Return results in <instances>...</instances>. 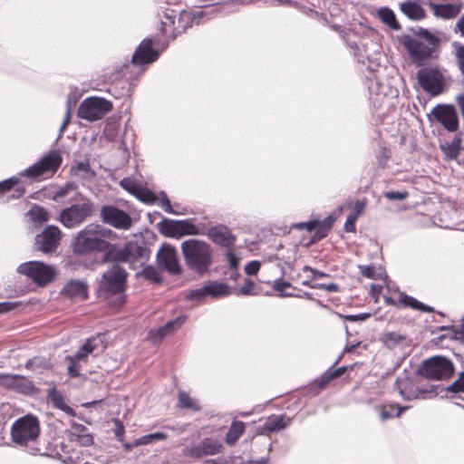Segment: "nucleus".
Returning a JSON list of instances; mask_svg holds the SVG:
<instances>
[{
	"mask_svg": "<svg viewBox=\"0 0 464 464\" xmlns=\"http://www.w3.org/2000/svg\"><path fill=\"white\" fill-rule=\"evenodd\" d=\"M120 185L124 190L128 191L132 196H135L136 191L141 186L140 184L137 183L136 180L130 178L122 179L120 182Z\"/></svg>",
	"mask_w": 464,
	"mask_h": 464,
	"instance_id": "13d9d810",
	"label": "nucleus"
},
{
	"mask_svg": "<svg viewBox=\"0 0 464 464\" xmlns=\"http://www.w3.org/2000/svg\"><path fill=\"white\" fill-rule=\"evenodd\" d=\"M207 294L211 298H221L231 294L230 286L217 280L208 281L206 285Z\"/></svg>",
	"mask_w": 464,
	"mask_h": 464,
	"instance_id": "c756f323",
	"label": "nucleus"
},
{
	"mask_svg": "<svg viewBox=\"0 0 464 464\" xmlns=\"http://www.w3.org/2000/svg\"><path fill=\"white\" fill-rule=\"evenodd\" d=\"M39 434V420L31 414L17 419L11 427L12 441L24 448L31 455L40 453L41 449L38 446Z\"/></svg>",
	"mask_w": 464,
	"mask_h": 464,
	"instance_id": "39448f33",
	"label": "nucleus"
},
{
	"mask_svg": "<svg viewBox=\"0 0 464 464\" xmlns=\"http://www.w3.org/2000/svg\"><path fill=\"white\" fill-rule=\"evenodd\" d=\"M259 291L256 288L255 283L249 279L246 278L244 285L237 290V295H257Z\"/></svg>",
	"mask_w": 464,
	"mask_h": 464,
	"instance_id": "5fc2aeb1",
	"label": "nucleus"
},
{
	"mask_svg": "<svg viewBox=\"0 0 464 464\" xmlns=\"http://www.w3.org/2000/svg\"><path fill=\"white\" fill-rule=\"evenodd\" d=\"M124 247L125 263L129 264L130 268L135 269L137 264L143 266L150 258V251L142 242L128 241Z\"/></svg>",
	"mask_w": 464,
	"mask_h": 464,
	"instance_id": "dca6fc26",
	"label": "nucleus"
},
{
	"mask_svg": "<svg viewBox=\"0 0 464 464\" xmlns=\"http://www.w3.org/2000/svg\"><path fill=\"white\" fill-rule=\"evenodd\" d=\"M453 31L464 38V14L458 19Z\"/></svg>",
	"mask_w": 464,
	"mask_h": 464,
	"instance_id": "774afa93",
	"label": "nucleus"
},
{
	"mask_svg": "<svg viewBox=\"0 0 464 464\" xmlns=\"http://www.w3.org/2000/svg\"><path fill=\"white\" fill-rule=\"evenodd\" d=\"M205 235V227L195 225L192 219L179 220V237L182 236Z\"/></svg>",
	"mask_w": 464,
	"mask_h": 464,
	"instance_id": "2f4dec72",
	"label": "nucleus"
},
{
	"mask_svg": "<svg viewBox=\"0 0 464 464\" xmlns=\"http://www.w3.org/2000/svg\"><path fill=\"white\" fill-rule=\"evenodd\" d=\"M409 407H399L397 404L383 405L380 411V419L384 421L394 417H399Z\"/></svg>",
	"mask_w": 464,
	"mask_h": 464,
	"instance_id": "ea45409f",
	"label": "nucleus"
},
{
	"mask_svg": "<svg viewBox=\"0 0 464 464\" xmlns=\"http://www.w3.org/2000/svg\"><path fill=\"white\" fill-rule=\"evenodd\" d=\"M380 20L387 24L392 30H400L401 25L398 23L394 12L389 7H381L378 11Z\"/></svg>",
	"mask_w": 464,
	"mask_h": 464,
	"instance_id": "4c0bfd02",
	"label": "nucleus"
},
{
	"mask_svg": "<svg viewBox=\"0 0 464 464\" xmlns=\"http://www.w3.org/2000/svg\"><path fill=\"white\" fill-rule=\"evenodd\" d=\"M222 450V444L212 438H205L198 444L186 447L183 454L186 457L200 459L205 456H213L218 454Z\"/></svg>",
	"mask_w": 464,
	"mask_h": 464,
	"instance_id": "2eb2a0df",
	"label": "nucleus"
},
{
	"mask_svg": "<svg viewBox=\"0 0 464 464\" xmlns=\"http://www.w3.org/2000/svg\"><path fill=\"white\" fill-rule=\"evenodd\" d=\"M71 440L78 442L81 446L87 447L93 443L92 436L88 432V429L80 423H73L72 425V431L70 432Z\"/></svg>",
	"mask_w": 464,
	"mask_h": 464,
	"instance_id": "c85d7f7f",
	"label": "nucleus"
},
{
	"mask_svg": "<svg viewBox=\"0 0 464 464\" xmlns=\"http://www.w3.org/2000/svg\"><path fill=\"white\" fill-rule=\"evenodd\" d=\"M181 253L186 266L198 276H204L210 270L213 265V249L204 241L190 238L180 245Z\"/></svg>",
	"mask_w": 464,
	"mask_h": 464,
	"instance_id": "20e7f679",
	"label": "nucleus"
},
{
	"mask_svg": "<svg viewBox=\"0 0 464 464\" xmlns=\"http://www.w3.org/2000/svg\"><path fill=\"white\" fill-rule=\"evenodd\" d=\"M431 115L448 131L453 132L458 130L459 120H458L457 111L453 105L438 104L432 109Z\"/></svg>",
	"mask_w": 464,
	"mask_h": 464,
	"instance_id": "f3484780",
	"label": "nucleus"
},
{
	"mask_svg": "<svg viewBox=\"0 0 464 464\" xmlns=\"http://www.w3.org/2000/svg\"><path fill=\"white\" fill-rule=\"evenodd\" d=\"M394 386L400 395L406 401H411L414 399H426L428 397L425 394L429 393H434L435 395L437 394L433 385H431L430 389H423L420 387L414 389L412 382L407 378H397Z\"/></svg>",
	"mask_w": 464,
	"mask_h": 464,
	"instance_id": "6ab92c4d",
	"label": "nucleus"
},
{
	"mask_svg": "<svg viewBox=\"0 0 464 464\" xmlns=\"http://www.w3.org/2000/svg\"><path fill=\"white\" fill-rule=\"evenodd\" d=\"M16 272L25 276L38 286H45L55 277V269L42 261H27L20 264Z\"/></svg>",
	"mask_w": 464,
	"mask_h": 464,
	"instance_id": "0eeeda50",
	"label": "nucleus"
},
{
	"mask_svg": "<svg viewBox=\"0 0 464 464\" xmlns=\"http://www.w3.org/2000/svg\"><path fill=\"white\" fill-rule=\"evenodd\" d=\"M206 297H208V295L205 285L199 288L190 290L187 295V299L190 301H201Z\"/></svg>",
	"mask_w": 464,
	"mask_h": 464,
	"instance_id": "052dcab7",
	"label": "nucleus"
},
{
	"mask_svg": "<svg viewBox=\"0 0 464 464\" xmlns=\"http://www.w3.org/2000/svg\"><path fill=\"white\" fill-rule=\"evenodd\" d=\"M61 240V230L58 227L47 226L42 233L35 237V247L43 253H52L56 250Z\"/></svg>",
	"mask_w": 464,
	"mask_h": 464,
	"instance_id": "4468645a",
	"label": "nucleus"
},
{
	"mask_svg": "<svg viewBox=\"0 0 464 464\" xmlns=\"http://www.w3.org/2000/svg\"><path fill=\"white\" fill-rule=\"evenodd\" d=\"M24 367L30 371H35L38 369H49L51 367V363L49 360L45 359L44 357L35 356L27 360Z\"/></svg>",
	"mask_w": 464,
	"mask_h": 464,
	"instance_id": "8fccbe9b",
	"label": "nucleus"
},
{
	"mask_svg": "<svg viewBox=\"0 0 464 464\" xmlns=\"http://www.w3.org/2000/svg\"><path fill=\"white\" fill-rule=\"evenodd\" d=\"M365 208L364 202L361 200H356L353 206V210L347 217V219L344 224V229L346 232H353L355 230V222Z\"/></svg>",
	"mask_w": 464,
	"mask_h": 464,
	"instance_id": "e433bc0d",
	"label": "nucleus"
},
{
	"mask_svg": "<svg viewBox=\"0 0 464 464\" xmlns=\"http://www.w3.org/2000/svg\"><path fill=\"white\" fill-rule=\"evenodd\" d=\"M261 264L257 260L250 261L246 266H245V272L248 276H255L260 269Z\"/></svg>",
	"mask_w": 464,
	"mask_h": 464,
	"instance_id": "69168bd1",
	"label": "nucleus"
},
{
	"mask_svg": "<svg viewBox=\"0 0 464 464\" xmlns=\"http://www.w3.org/2000/svg\"><path fill=\"white\" fill-rule=\"evenodd\" d=\"M140 275L151 283L160 284L162 281L159 269L151 265L144 266Z\"/></svg>",
	"mask_w": 464,
	"mask_h": 464,
	"instance_id": "3c124183",
	"label": "nucleus"
},
{
	"mask_svg": "<svg viewBox=\"0 0 464 464\" xmlns=\"http://www.w3.org/2000/svg\"><path fill=\"white\" fill-rule=\"evenodd\" d=\"M291 419L285 420L284 415H270L264 423L263 429L268 432L278 431L287 427Z\"/></svg>",
	"mask_w": 464,
	"mask_h": 464,
	"instance_id": "7c9ffc66",
	"label": "nucleus"
},
{
	"mask_svg": "<svg viewBox=\"0 0 464 464\" xmlns=\"http://www.w3.org/2000/svg\"><path fill=\"white\" fill-rule=\"evenodd\" d=\"M103 254V263H112L113 265L125 263L126 256L124 245L111 244L109 241V246L104 250Z\"/></svg>",
	"mask_w": 464,
	"mask_h": 464,
	"instance_id": "a878e982",
	"label": "nucleus"
},
{
	"mask_svg": "<svg viewBox=\"0 0 464 464\" xmlns=\"http://www.w3.org/2000/svg\"><path fill=\"white\" fill-rule=\"evenodd\" d=\"M452 47L454 49V56L456 64L461 73L464 76V44L459 42H453Z\"/></svg>",
	"mask_w": 464,
	"mask_h": 464,
	"instance_id": "864d4df0",
	"label": "nucleus"
},
{
	"mask_svg": "<svg viewBox=\"0 0 464 464\" xmlns=\"http://www.w3.org/2000/svg\"><path fill=\"white\" fill-rule=\"evenodd\" d=\"M400 304L405 307H411L414 310H419L421 312H427L431 313L434 311L433 307L429 306L420 301H418L416 298L408 295L404 293L400 294Z\"/></svg>",
	"mask_w": 464,
	"mask_h": 464,
	"instance_id": "f704fd0d",
	"label": "nucleus"
},
{
	"mask_svg": "<svg viewBox=\"0 0 464 464\" xmlns=\"http://www.w3.org/2000/svg\"><path fill=\"white\" fill-rule=\"evenodd\" d=\"M94 211V204L85 199L79 204H73L60 212L59 220L66 228H74L91 218Z\"/></svg>",
	"mask_w": 464,
	"mask_h": 464,
	"instance_id": "6e6552de",
	"label": "nucleus"
},
{
	"mask_svg": "<svg viewBox=\"0 0 464 464\" xmlns=\"http://www.w3.org/2000/svg\"><path fill=\"white\" fill-rule=\"evenodd\" d=\"M400 10L410 20L420 21L426 17L424 8L417 2L406 0L400 4Z\"/></svg>",
	"mask_w": 464,
	"mask_h": 464,
	"instance_id": "393cba45",
	"label": "nucleus"
},
{
	"mask_svg": "<svg viewBox=\"0 0 464 464\" xmlns=\"http://www.w3.org/2000/svg\"><path fill=\"white\" fill-rule=\"evenodd\" d=\"M208 19V12L205 10H196L193 12H182L180 14V18L182 21H186L187 24H189V26H192L194 24H198L201 20L204 18Z\"/></svg>",
	"mask_w": 464,
	"mask_h": 464,
	"instance_id": "a19ab883",
	"label": "nucleus"
},
{
	"mask_svg": "<svg viewBox=\"0 0 464 464\" xmlns=\"http://www.w3.org/2000/svg\"><path fill=\"white\" fill-rule=\"evenodd\" d=\"M445 391L452 393H464V371L461 372L458 377V379L445 388Z\"/></svg>",
	"mask_w": 464,
	"mask_h": 464,
	"instance_id": "bf43d9fd",
	"label": "nucleus"
},
{
	"mask_svg": "<svg viewBox=\"0 0 464 464\" xmlns=\"http://www.w3.org/2000/svg\"><path fill=\"white\" fill-rule=\"evenodd\" d=\"M205 235L214 244L222 247L231 248L236 243V236L224 225H217L205 230Z\"/></svg>",
	"mask_w": 464,
	"mask_h": 464,
	"instance_id": "4be33fe9",
	"label": "nucleus"
},
{
	"mask_svg": "<svg viewBox=\"0 0 464 464\" xmlns=\"http://www.w3.org/2000/svg\"><path fill=\"white\" fill-rule=\"evenodd\" d=\"M95 341H96L95 338H88V339H86L84 343L73 354L75 356V358L82 361L84 358H86L90 353H92L95 350V348L97 346L94 343Z\"/></svg>",
	"mask_w": 464,
	"mask_h": 464,
	"instance_id": "09e8293b",
	"label": "nucleus"
},
{
	"mask_svg": "<svg viewBox=\"0 0 464 464\" xmlns=\"http://www.w3.org/2000/svg\"><path fill=\"white\" fill-rule=\"evenodd\" d=\"M127 271L120 265H112L106 270L98 282L96 288L99 298L110 306L121 308L126 303Z\"/></svg>",
	"mask_w": 464,
	"mask_h": 464,
	"instance_id": "f257e3e1",
	"label": "nucleus"
},
{
	"mask_svg": "<svg viewBox=\"0 0 464 464\" xmlns=\"http://www.w3.org/2000/svg\"><path fill=\"white\" fill-rule=\"evenodd\" d=\"M158 50L152 47V40L150 38L143 39L135 49L131 63L133 65H145L155 62L159 58Z\"/></svg>",
	"mask_w": 464,
	"mask_h": 464,
	"instance_id": "aec40b11",
	"label": "nucleus"
},
{
	"mask_svg": "<svg viewBox=\"0 0 464 464\" xmlns=\"http://www.w3.org/2000/svg\"><path fill=\"white\" fill-rule=\"evenodd\" d=\"M29 214L34 221L40 223L46 222L49 218L47 211L44 208L38 206L32 208L29 211Z\"/></svg>",
	"mask_w": 464,
	"mask_h": 464,
	"instance_id": "4d7b16f0",
	"label": "nucleus"
},
{
	"mask_svg": "<svg viewBox=\"0 0 464 464\" xmlns=\"http://www.w3.org/2000/svg\"><path fill=\"white\" fill-rule=\"evenodd\" d=\"M19 182L20 179L15 176L0 181V195H4L14 188V192L8 197V199H17L22 198L25 194V188L23 186H17Z\"/></svg>",
	"mask_w": 464,
	"mask_h": 464,
	"instance_id": "cd10ccee",
	"label": "nucleus"
},
{
	"mask_svg": "<svg viewBox=\"0 0 464 464\" xmlns=\"http://www.w3.org/2000/svg\"><path fill=\"white\" fill-rule=\"evenodd\" d=\"M158 265L169 275L176 276L182 273L176 249L171 246L161 247L157 254Z\"/></svg>",
	"mask_w": 464,
	"mask_h": 464,
	"instance_id": "a211bd4d",
	"label": "nucleus"
},
{
	"mask_svg": "<svg viewBox=\"0 0 464 464\" xmlns=\"http://www.w3.org/2000/svg\"><path fill=\"white\" fill-rule=\"evenodd\" d=\"M313 289H321L333 293L338 292L340 287L335 283H316L314 285H313Z\"/></svg>",
	"mask_w": 464,
	"mask_h": 464,
	"instance_id": "e2e57ef3",
	"label": "nucleus"
},
{
	"mask_svg": "<svg viewBox=\"0 0 464 464\" xmlns=\"http://www.w3.org/2000/svg\"><path fill=\"white\" fill-rule=\"evenodd\" d=\"M91 172V166L89 160L85 161H77L74 165L71 167L70 173L73 177L79 178H86L87 175Z\"/></svg>",
	"mask_w": 464,
	"mask_h": 464,
	"instance_id": "49530a36",
	"label": "nucleus"
},
{
	"mask_svg": "<svg viewBox=\"0 0 464 464\" xmlns=\"http://www.w3.org/2000/svg\"><path fill=\"white\" fill-rule=\"evenodd\" d=\"M226 260L230 267L231 270H233V274L237 275V269L238 266V259L236 256V255L233 253L232 250H228L226 255Z\"/></svg>",
	"mask_w": 464,
	"mask_h": 464,
	"instance_id": "680f3d73",
	"label": "nucleus"
},
{
	"mask_svg": "<svg viewBox=\"0 0 464 464\" xmlns=\"http://www.w3.org/2000/svg\"><path fill=\"white\" fill-rule=\"evenodd\" d=\"M347 44L353 51V54L357 59L358 63H365V59L369 56L365 44L349 39L347 40Z\"/></svg>",
	"mask_w": 464,
	"mask_h": 464,
	"instance_id": "37998d69",
	"label": "nucleus"
},
{
	"mask_svg": "<svg viewBox=\"0 0 464 464\" xmlns=\"http://www.w3.org/2000/svg\"><path fill=\"white\" fill-rule=\"evenodd\" d=\"M66 360L69 362V365L67 367V373L71 378H77L80 376V365L79 362L81 360L76 359L74 355L67 356Z\"/></svg>",
	"mask_w": 464,
	"mask_h": 464,
	"instance_id": "6e6d98bb",
	"label": "nucleus"
},
{
	"mask_svg": "<svg viewBox=\"0 0 464 464\" xmlns=\"http://www.w3.org/2000/svg\"><path fill=\"white\" fill-rule=\"evenodd\" d=\"M100 217L104 224L117 229L127 230L131 227V218L125 212L112 205H104L101 208Z\"/></svg>",
	"mask_w": 464,
	"mask_h": 464,
	"instance_id": "ddd939ff",
	"label": "nucleus"
},
{
	"mask_svg": "<svg viewBox=\"0 0 464 464\" xmlns=\"http://www.w3.org/2000/svg\"><path fill=\"white\" fill-rule=\"evenodd\" d=\"M140 201L151 205L158 200L157 196L148 188L140 186L134 196Z\"/></svg>",
	"mask_w": 464,
	"mask_h": 464,
	"instance_id": "a18cd8bd",
	"label": "nucleus"
},
{
	"mask_svg": "<svg viewBox=\"0 0 464 464\" xmlns=\"http://www.w3.org/2000/svg\"><path fill=\"white\" fill-rule=\"evenodd\" d=\"M245 423L240 420H234L227 433L226 441L232 445L240 438L245 431Z\"/></svg>",
	"mask_w": 464,
	"mask_h": 464,
	"instance_id": "58836bf2",
	"label": "nucleus"
},
{
	"mask_svg": "<svg viewBox=\"0 0 464 464\" xmlns=\"http://www.w3.org/2000/svg\"><path fill=\"white\" fill-rule=\"evenodd\" d=\"M159 232L168 237H179V220L163 218L158 223Z\"/></svg>",
	"mask_w": 464,
	"mask_h": 464,
	"instance_id": "72a5a7b5",
	"label": "nucleus"
},
{
	"mask_svg": "<svg viewBox=\"0 0 464 464\" xmlns=\"http://www.w3.org/2000/svg\"><path fill=\"white\" fill-rule=\"evenodd\" d=\"M63 158L58 150H51L37 162L24 169L20 175L31 179L48 174L53 176L60 168Z\"/></svg>",
	"mask_w": 464,
	"mask_h": 464,
	"instance_id": "1a4fd4ad",
	"label": "nucleus"
},
{
	"mask_svg": "<svg viewBox=\"0 0 464 464\" xmlns=\"http://www.w3.org/2000/svg\"><path fill=\"white\" fill-rule=\"evenodd\" d=\"M429 6L433 11V14L435 16L443 19L455 18L461 11L460 3L436 4L433 2H430Z\"/></svg>",
	"mask_w": 464,
	"mask_h": 464,
	"instance_id": "b1692460",
	"label": "nucleus"
},
{
	"mask_svg": "<svg viewBox=\"0 0 464 464\" xmlns=\"http://www.w3.org/2000/svg\"><path fill=\"white\" fill-rule=\"evenodd\" d=\"M160 206L162 209L168 213L172 215H185L187 213V209L182 208L181 209H174L170 204V201L164 191L160 193Z\"/></svg>",
	"mask_w": 464,
	"mask_h": 464,
	"instance_id": "603ef678",
	"label": "nucleus"
},
{
	"mask_svg": "<svg viewBox=\"0 0 464 464\" xmlns=\"http://www.w3.org/2000/svg\"><path fill=\"white\" fill-rule=\"evenodd\" d=\"M113 232L98 224H90L80 230L72 241V250L77 256L103 253L109 246Z\"/></svg>",
	"mask_w": 464,
	"mask_h": 464,
	"instance_id": "7ed1b4c3",
	"label": "nucleus"
},
{
	"mask_svg": "<svg viewBox=\"0 0 464 464\" xmlns=\"http://www.w3.org/2000/svg\"><path fill=\"white\" fill-rule=\"evenodd\" d=\"M185 315L178 316L175 319L169 320L164 325L150 329L148 334V339L152 343H160L165 337L173 334L181 325L186 322Z\"/></svg>",
	"mask_w": 464,
	"mask_h": 464,
	"instance_id": "412c9836",
	"label": "nucleus"
},
{
	"mask_svg": "<svg viewBox=\"0 0 464 464\" xmlns=\"http://www.w3.org/2000/svg\"><path fill=\"white\" fill-rule=\"evenodd\" d=\"M406 191H387L384 193V197L390 200H402L408 197Z\"/></svg>",
	"mask_w": 464,
	"mask_h": 464,
	"instance_id": "0e129e2a",
	"label": "nucleus"
},
{
	"mask_svg": "<svg viewBox=\"0 0 464 464\" xmlns=\"http://www.w3.org/2000/svg\"><path fill=\"white\" fill-rule=\"evenodd\" d=\"M61 294L70 299L86 300L88 298V285L84 280L72 279L63 285Z\"/></svg>",
	"mask_w": 464,
	"mask_h": 464,
	"instance_id": "5701e85b",
	"label": "nucleus"
},
{
	"mask_svg": "<svg viewBox=\"0 0 464 464\" xmlns=\"http://www.w3.org/2000/svg\"><path fill=\"white\" fill-rule=\"evenodd\" d=\"M418 373L428 380H448L454 373V365L446 357L433 356L420 364Z\"/></svg>",
	"mask_w": 464,
	"mask_h": 464,
	"instance_id": "423d86ee",
	"label": "nucleus"
},
{
	"mask_svg": "<svg viewBox=\"0 0 464 464\" xmlns=\"http://www.w3.org/2000/svg\"><path fill=\"white\" fill-rule=\"evenodd\" d=\"M406 340V336L397 332L383 333L380 337V342L384 347L393 350Z\"/></svg>",
	"mask_w": 464,
	"mask_h": 464,
	"instance_id": "473e14b6",
	"label": "nucleus"
},
{
	"mask_svg": "<svg viewBox=\"0 0 464 464\" xmlns=\"http://www.w3.org/2000/svg\"><path fill=\"white\" fill-rule=\"evenodd\" d=\"M341 360V356L321 375L319 379V385L324 386L334 378L341 376L346 370V366L335 368V365Z\"/></svg>",
	"mask_w": 464,
	"mask_h": 464,
	"instance_id": "c9c22d12",
	"label": "nucleus"
},
{
	"mask_svg": "<svg viewBox=\"0 0 464 464\" xmlns=\"http://www.w3.org/2000/svg\"><path fill=\"white\" fill-rule=\"evenodd\" d=\"M414 36H402L401 44L407 50L411 61L417 65H422L425 62L437 58L440 40L429 30L417 26L410 29Z\"/></svg>",
	"mask_w": 464,
	"mask_h": 464,
	"instance_id": "f03ea898",
	"label": "nucleus"
},
{
	"mask_svg": "<svg viewBox=\"0 0 464 464\" xmlns=\"http://www.w3.org/2000/svg\"><path fill=\"white\" fill-rule=\"evenodd\" d=\"M440 149L449 159H456L460 152V139L454 138L450 142L440 144Z\"/></svg>",
	"mask_w": 464,
	"mask_h": 464,
	"instance_id": "79ce46f5",
	"label": "nucleus"
},
{
	"mask_svg": "<svg viewBox=\"0 0 464 464\" xmlns=\"http://www.w3.org/2000/svg\"><path fill=\"white\" fill-rule=\"evenodd\" d=\"M293 287L291 283L287 281H283L282 279H276L273 282V288L277 293V296L284 297H299V295H295L293 293L285 292V289Z\"/></svg>",
	"mask_w": 464,
	"mask_h": 464,
	"instance_id": "de8ad7c7",
	"label": "nucleus"
},
{
	"mask_svg": "<svg viewBox=\"0 0 464 464\" xmlns=\"http://www.w3.org/2000/svg\"><path fill=\"white\" fill-rule=\"evenodd\" d=\"M371 317L370 313H361L356 314H346L344 319L349 322H362Z\"/></svg>",
	"mask_w": 464,
	"mask_h": 464,
	"instance_id": "338daca9",
	"label": "nucleus"
},
{
	"mask_svg": "<svg viewBox=\"0 0 464 464\" xmlns=\"http://www.w3.org/2000/svg\"><path fill=\"white\" fill-rule=\"evenodd\" d=\"M112 109L111 102L101 97L86 98L80 105L77 116L81 119L94 121L101 120Z\"/></svg>",
	"mask_w": 464,
	"mask_h": 464,
	"instance_id": "9d476101",
	"label": "nucleus"
},
{
	"mask_svg": "<svg viewBox=\"0 0 464 464\" xmlns=\"http://www.w3.org/2000/svg\"><path fill=\"white\" fill-rule=\"evenodd\" d=\"M416 78L422 90L431 96H438L444 90V76L437 67L418 70Z\"/></svg>",
	"mask_w": 464,
	"mask_h": 464,
	"instance_id": "9b49d317",
	"label": "nucleus"
},
{
	"mask_svg": "<svg viewBox=\"0 0 464 464\" xmlns=\"http://www.w3.org/2000/svg\"><path fill=\"white\" fill-rule=\"evenodd\" d=\"M178 406L181 409H190L194 411L201 410L199 403L185 392H179Z\"/></svg>",
	"mask_w": 464,
	"mask_h": 464,
	"instance_id": "c03bdc74",
	"label": "nucleus"
},
{
	"mask_svg": "<svg viewBox=\"0 0 464 464\" xmlns=\"http://www.w3.org/2000/svg\"><path fill=\"white\" fill-rule=\"evenodd\" d=\"M47 400L53 407L63 411L69 416H75V411L66 404L63 394L55 387L47 391Z\"/></svg>",
	"mask_w": 464,
	"mask_h": 464,
	"instance_id": "bb28decb",
	"label": "nucleus"
},
{
	"mask_svg": "<svg viewBox=\"0 0 464 464\" xmlns=\"http://www.w3.org/2000/svg\"><path fill=\"white\" fill-rule=\"evenodd\" d=\"M0 386L27 396L38 392V389L31 380L19 374L0 373Z\"/></svg>",
	"mask_w": 464,
	"mask_h": 464,
	"instance_id": "f8f14e48",
	"label": "nucleus"
}]
</instances>
